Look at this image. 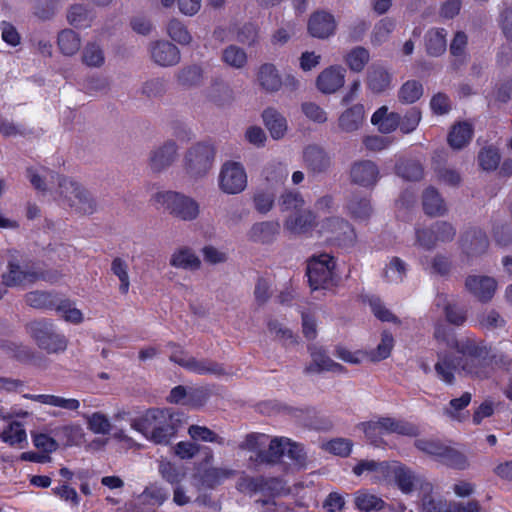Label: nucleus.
I'll return each mask as SVG.
<instances>
[{"mask_svg": "<svg viewBox=\"0 0 512 512\" xmlns=\"http://www.w3.org/2000/svg\"><path fill=\"white\" fill-rule=\"evenodd\" d=\"M57 45L63 55L72 56L79 51L81 38L75 31L64 29L58 34Z\"/></svg>", "mask_w": 512, "mask_h": 512, "instance_id": "nucleus-42", "label": "nucleus"}, {"mask_svg": "<svg viewBox=\"0 0 512 512\" xmlns=\"http://www.w3.org/2000/svg\"><path fill=\"white\" fill-rule=\"evenodd\" d=\"M336 262L329 254L313 256L307 265V276L313 290L334 285Z\"/></svg>", "mask_w": 512, "mask_h": 512, "instance_id": "nucleus-6", "label": "nucleus"}, {"mask_svg": "<svg viewBox=\"0 0 512 512\" xmlns=\"http://www.w3.org/2000/svg\"><path fill=\"white\" fill-rule=\"evenodd\" d=\"M94 19L92 10L82 4L72 5L67 13V21L76 28L89 27Z\"/></svg>", "mask_w": 512, "mask_h": 512, "instance_id": "nucleus-43", "label": "nucleus"}, {"mask_svg": "<svg viewBox=\"0 0 512 512\" xmlns=\"http://www.w3.org/2000/svg\"><path fill=\"white\" fill-rule=\"evenodd\" d=\"M466 289L479 301L488 302L495 294L497 283L488 276H468L465 281Z\"/></svg>", "mask_w": 512, "mask_h": 512, "instance_id": "nucleus-17", "label": "nucleus"}, {"mask_svg": "<svg viewBox=\"0 0 512 512\" xmlns=\"http://www.w3.org/2000/svg\"><path fill=\"white\" fill-rule=\"evenodd\" d=\"M447 32L443 28H431L425 34V47L430 56H440L447 48Z\"/></svg>", "mask_w": 512, "mask_h": 512, "instance_id": "nucleus-36", "label": "nucleus"}, {"mask_svg": "<svg viewBox=\"0 0 512 512\" xmlns=\"http://www.w3.org/2000/svg\"><path fill=\"white\" fill-rule=\"evenodd\" d=\"M392 75L380 65H372L367 71V87L375 94H380L391 87Z\"/></svg>", "mask_w": 512, "mask_h": 512, "instance_id": "nucleus-27", "label": "nucleus"}, {"mask_svg": "<svg viewBox=\"0 0 512 512\" xmlns=\"http://www.w3.org/2000/svg\"><path fill=\"white\" fill-rule=\"evenodd\" d=\"M185 369L190 372L204 375L211 374L215 376L228 375L224 367L212 360L208 359H197L195 357H189L188 362L185 363Z\"/></svg>", "mask_w": 512, "mask_h": 512, "instance_id": "nucleus-37", "label": "nucleus"}, {"mask_svg": "<svg viewBox=\"0 0 512 512\" xmlns=\"http://www.w3.org/2000/svg\"><path fill=\"white\" fill-rule=\"evenodd\" d=\"M423 95V86L419 81L408 80L398 91V99L403 104H412Z\"/></svg>", "mask_w": 512, "mask_h": 512, "instance_id": "nucleus-54", "label": "nucleus"}, {"mask_svg": "<svg viewBox=\"0 0 512 512\" xmlns=\"http://www.w3.org/2000/svg\"><path fill=\"white\" fill-rule=\"evenodd\" d=\"M290 439L287 437H274L270 440L267 450L259 451L257 461L265 464H277L285 455Z\"/></svg>", "mask_w": 512, "mask_h": 512, "instance_id": "nucleus-28", "label": "nucleus"}, {"mask_svg": "<svg viewBox=\"0 0 512 512\" xmlns=\"http://www.w3.org/2000/svg\"><path fill=\"white\" fill-rule=\"evenodd\" d=\"M395 28V21L391 18L381 19L375 26L371 35V42L374 45H381L386 42Z\"/></svg>", "mask_w": 512, "mask_h": 512, "instance_id": "nucleus-62", "label": "nucleus"}, {"mask_svg": "<svg viewBox=\"0 0 512 512\" xmlns=\"http://www.w3.org/2000/svg\"><path fill=\"white\" fill-rule=\"evenodd\" d=\"M316 216L308 209L290 213L283 222L284 230L295 236L308 233L315 226Z\"/></svg>", "mask_w": 512, "mask_h": 512, "instance_id": "nucleus-14", "label": "nucleus"}, {"mask_svg": "<svg viewBox=\"0 0 512 512\" xmlns=\"http://www.w3.org/2000/svg\"><path fill=\"white\" fill-rule=\"evenodd\" d=\"M154 203L170 215L183 221H193L200 214L199 203L176 191H159L152 197Z\"/></svg>", "mask_w": 512, "mask_h": 512, "instance_id": "nucleus-3", "label": "nucleus"}, {"mask_svg": "<svg viewBox=\"0 0 512 512\" xmlns=\"http://www.w3.org/2000/svg\"><path fill=\"white\" fill-rule=\"evenodd\" d=\"M455 235L456 229L452 224L438 221L428 228H417L415 231V244L423 249L432 250L438 243L451 242Z\"/></svg>", "mask_w": 512, "mask_h": 512, "instance_id": "nucleus-8", "label": "nucleus"}, {"mask_svg": "<svg viewBox=\"0 0 512 512\" xmlns=\"http://www.w3.org/2000/svg\"><path fill=\"white\" fill-rule=\"evenodd\" d=\"M88 429L95 434L106 435L111 431L112 425L108 417L101 412H94L90 415H85Z\"/></svg>", "mask_w": 512, "mask_h": 512, "instance_id": "nucleus-60", "label": "nucleus"}, {"mask_svg": "<svg viewBox=\"0 0 512 512\" xmlns=\"http://www.w3.org/2000/svg\"><path fill=\"white\" fill-rule=\"evenodd\" d=\"M369 60V51L361 46L355 47L352 50H350L345 57V62L350 68V70L357 73L361 72L364 69Z\"/></svg>", "mask_w": 512, "mask_h": 512, "instance_id": "nucleus-55", "label": "nucleus"}, {"mask_svg": "<svg viewBox=\"0 0 512 512\" xmlns=\"http://www.w3.org/2000/svg\"><path fill=\"white\" fill-rule=\"evenodd\" d=\"M179 86L190 89L200 86L204 81V70L198 64H190L180 68L175 74Z\"/></svg>", "mask_w": 512, "mask_h": 512, "instance_id": "nucleus-32", "label": "nucleus"}, {"mask_svg": "<svg viewBox=\"0 0 512 512\" xmlns=\"http://www.w3.org/2000/svg\"><path fill=\"white\" fill-rule=\"evenodd\" d=\"M394 479L403 493H410L416 486H420L425 492H431L432 485L428 482H424L422 478L416 475L409 468L404 466H398L393 471Z\"/></svg>", "mask_w": 512, "mask_h": 512, "instance_id": "nucleus-20", "label": "nucleus"}, {"mask_svg": "<svg viewBox=\"0 0 512 512\" xmlns=\"http://www.w3.org/2000/svg\"><path fill=\"white\" fill-rule=\"evenodd\" d=\"M471 398V394L465 392L459 398L452 399L448 406L444 408V413L452 420L462 422L466 419V415L461 411L470 404Z\"/></svg>", "mask_w": 512, "mask_h": 512, "instance_id": "nucleus-52", "label": "nucleus"}, {"mask_svg": "<svg viewBox=\"0 0 512 512\" xmlns=\"http://www.w3.org/2000/svg\"><path fill=\"white\" fill-rule=\"evenodd\" d=\"M169 264L177 269L196 271L201 268V260L195 251L187 246L174 250L170 256Z\"/></svg>", "mask_w": 512, "mask_h": 512, "instance_id": "nucleus-24", "label": "nucleus"}, {"mask_svg": "<svg viewBox=\"0 0 512 512\" xmlns=\"http://www.w3.org/2000/svg\"><path fill=\"white\" fill-rule=\"evenodd\" d=\"M39 274L20 265L10 263L8 271L3 274V285L6 287L25 286L39 279Z\"/></svg>", "mask_w": 512, "mask_h": 512, "instance_id": "nucleus-22", "label": "nucleus"}, {"mask_svg": "<svg viewBox=\"0 0 512 512\" xmlns=\"http://www.w3.org/2000/svg\"><path fill=\"white\" fill-rule=\"evenodd\" d=\"M346 209L352 218L360 221L368 219L372 212L369 200L359 196H352L346 204Z\"/></svg>", "mask_w": 512, "mask_h": 512, "instance_id": "nucleus-48", "label": "nucleus"}, {"mask_svg": "<svg viewBox=\"0 0 512 512\" xmlns=\"http://www.w3.org/2000/svg\"><path fill=\"white\" fill-rule=\"evenodd\" d=\"M355 506L365 512L379 511L384 506V501L378 496L369 493L367 490H360L355 493Z\"/></svg>", "mask_w": 512, "mask_h": 512, "instance_id": "nucleus-51", "label": "nucleus"}, {"mask_svg": "<svg viewBox=\"0 0 512 512\" xmlns=\"http://www.w3.org/2000/svg\"><path fill=\"white\" fill-rule=\"evenodd\" d=\"M365 109L362 104H355L341 113L338 128L344 133H353L360 129L364 122Z\"/></svg>", "mask_w": 512, "mask_h": 512, "instance_id": "nucleus-23", "label": "nucleus"}, {"mask_svg": "<svg viewBox=\"0 0 512 512\" xmlns=\"http://www.w3.org/2000/svg\"><path fill=\"white\" fill-rule=\"evenodd\" d=\"M312 363L306 368L308 372H322L330 371L334 373H345L346 369L339 363L333 361L325 352L320 348L311 349Z\"/></svg>", "mask_w": 512, "mask_h": 512, "instance_id": "nucleus-29", "label": "nucleus"}, {"mask_svg": "<svg viewBox=\"0 0 512 512\" xmlns=\"http://www.w3.org/2000/svg\"><path fill=\"white\" fill-rule=\"evenodd\" d=\"M235 475L236 471L229 467H210L203 472L202 482L207 487L213 488Z\"/></svg>", "mask_w": 512, "mask_h": 512, "instance_id": "nucleus-45", "label": "nucleus"}, {"mask_svg": "<svg viewBox=\"0 0 512 512\" xmlns=\"http://www.w3.org/2000/svg\"><path fill=\"white\" fill-rule=\"evenodd\" d=\"M23 397L44 405L61 408L66 411H77L80 408V401L75 398H65L53 394H24Z\"/></svg>", "mask_w": 512, "mask_h": 512, "instance_id": "nucleus-31", "label": "nucleus"}, {"mask_svg": "<svg viewBox=\"0 0 512 512\" xmlns=\"http://www.w3.org/2000/svg\"><path fill=\"white\" fill-rule=\"evenodd\" d=\"M208 98L219 106L230 104L234 100V92L228 83L215 79L208 88Z\"/></svg>", "mask_w": 512, "mask_h": 512, "instance_id": "nucleus-39", "label": "nucleus"}, {"mask_svg": "<svg viewBox=\"0 0 512 512\" xmlns=\"http://www.w3.org/2000/svg\"><path fill=\"white\" fill-rule=\"evenodd\" d=\"M82 61L89 67H100L104 64L105 56L97 43H87L82 52Z\"/></svg>", "mask_w": 512, "mask_h": 512, "instance_id": "nucleus-63", "label": "nucleus"}, {"mask_svg": "<svg viewBox=\"0 0 512 512\" xmlns=\"http://www.w3.org/2000/svg\"><path fill=\"white\" fill-rule=\"evenodd\" d=\"M58 298L44 291L29 292L25 296L27 305L37 309H54Z\"/></svg>", "mask_w": 512, "mask_h": 512, "instance_id": "nucleus-57", "label": "nucleus"}, {"mask_svg": "<svg viewBox=\"0 0 512 512\" xmlns=\"http://www.w3.org/2000/svg\"><path fill=\"white\" fill-rule=\"evenodd\" d=\"M345 69L341 66H330L317 77V88L324 94H332L339 90L345 82Z\"/></svg>", "mask_w": 512, "mask_h": 512, "instance_id": "nucleus-18", "label": "nucleus"}, {"mask_svg": "<svg viewBox=\"0 0 512 512\" xmlns=\"http://www.w3.org/2000/svg\"><path fill=\"white\" fill-rule=\"evenodd\" d=\"M54 309L66 322L80 324L84 320L81 310L69 299H57Z\"/></svg>", "mask_w": 512, "mask_h": 512, "instance_id": "nucleus-47", "label": "nucleus"}, {"mask_svg": "<svg viewBox=\"0 0 512 512\" xmlns=\"http://www.w3.org/2000/svg\"><path fill=\"white\" fill-rule=\"evenodd\" d=\"M74 196V200L68 198L67 208L84 215H91L96 212L97 202L84 186H81L77 195Z\"/></svg>", "mask_w": 512, "mask_h": 512, "instance_id": "nucleus-34", "label": "nucleus"}, {"mask_svg": "<svg viewBox=\"0 0 512 512\" xmlns=\"http://www.w3.org/2000/svg\"><path fill=\"white\" fill-rule=\"evenodd\" d=\"M181 420L171 409L150 408L131 420V427L147 440L168 445L176 436Z\"/></svg>", "mask_w": 512, "mask_h": 512, "instance_id": "nucleus-2", "label": "nucleus"}, {"mask_svg": "<svg viewBox=\"0 0 512 512\" xmlns=\"http://www.w3.org/2000/svg\"><path fill=\"white\" fill-rule=\"evenodd\" d=\"M231 33L234 35L235 41L250 46L257 42L259 29L256 24L247 22L233 26Z\"/></svg>", "mask_w": 512, "mask_h": 512, "instance_id": "nucleus-46", "label": "nucleus"}, {"mask_svg": "<svg viewBox=\"0 0 512 512\" xmlns=\"http://www.w3.org/2000/svg\"><path fill=\"white\" fill-rule=\"evenodd\" d=\"M351 181L362 187L374 186L380 178L378 166L371 160H360L350 168Z\"/></svg>", "mask_w": 512, "mask_h": 512, "instance_id": "nucleus-11", "label": "nucleus"}, {"mask_svg": "<svg viewBox=\"0 0 512 512\" xmlns=\"http://www.w3.org/2000/svg\"><path fill=\"white\" fill-rule=\"evenodd\" d=\"M178 158V146L175 141L168 140L155 147L149 153L148 168L153 174L166 171Z\"/></svg>", "mask_w": 512, "mask_h": 512, "instance_id": "nucleus-10", "label": "nucleus"}, {"mask_svg": "<svg viewBox=\"0 0 512 512\" xmlns=\"http://www.w3.org/2000/svg\"><path fill=\"white\" fill-rule=\"evenodd\" d=\"M0 439L10 446L22 448L27 443L26 430L20 422L10 421L0 432Z\"/></svg>", "mask_w": 512, "mask_h": 512, "instance_id": "nucleus-40", "label": "nucleus"}, {"mask_svg": "<svg viewBox=\"0 0 512 512\" xmlns=\"http://www.w3.org/2000/svg\"><path fill=\"white\" fill-rule=\"evenodd\" d=\"M394 345L393 336L388 332H383L381 342L375 350L370 351L367 355L373 362H378L388 358Z\"/></svg>", "mask_w": 512, "mask_h": 512, "instance_id": "nucleus-64", "label": "nucleus"}, {"mask_svg": "<svg viewBox=\"0 0 512 512\" xmlns=\"http://www.w3.org/2000/svg\"><path fill=\"white\" fill-rule=\"evenodd\" d=\"M434 370L437 378L447 385L455 384L456 374L462 373L458 364V357L448 351L437 352Z\"/></svg>", "mask_w": 512, "mask_h": 512, "instance_id": "nucleus-12", "label": "nucleus"}, {"mask_svg": "<svg viewBox=\"0 0 512 512\" xmlns=\"http://www.w3.org/2000/svg\"><path fill=\"white\" fill-rule=\"evenodd\" d=\"M440 462L458 470H465L469 467L467 456L463 452L449 446L445 447V452L442 454Z\"/></svg>", "mask_w": 512, "mask_h": 512, "instance_id": "nucleus-56", "label": "nucleus"}, {"mask_svg": "<svg viewBox=\"0 0 512 512\" xmlns=\"http://www.w3.org/2000/svg\"><path fill=\"white\" fill-rule=\"evenodd\" d=\"M167 34L173 41L181 45H189L192 42V36L187 27L180 20L175 18L168 22Z\"/></svg>", "mask_w": 512, "mask_h": 512, "instance_id": "nucleus-59", "label": "nucleus"}, {"mask_svg": "<svg viewBox=\"0 0 512 512\" xmlns=\"http://www.w3.org/2000/svg\"><path fill=\"white\" fill-rule=\"evenodd\" d=\"M27 331L39 348L48 353L63 352L67 348L68 340L59 333L54 324L48 320H36L27 325Z\"/></svg>", "mask_w": 512, "mask_h": 512, "instance_id": "nucleus-4", "label": "nucleus"}, {"mask_svg": "<svg viewBox=\"0 0 512 512\" xmlns=\"http://www.w3.org/2000/svg\"><path fill=\"white\" fill-rule=\"evenodd\" d=\"M149 50L153 62L161 67L175 66L181 60L179 49L169 41H155Z\"/></svg>", "mask_w": 512, "mask_h": 512, "instance_id": "nucleus-13", "label": "nucleus"}, {"mask_svg": "<svg viewBox=\"0 0 512 512\" xmlns=\"http://www.w3.org/2000/svg\"><path fill=\"white\" fill-rule=\"evenodd\" d=\"M214 157L215 151L212 145L197 143L186 152L184 157V169L192 178H203L211 170Z\"/></svg>", "mask_w": 512, "mask_h": 512, "instance_id": "nucleus-5", "label": "nucleus"}, {"mask_svg": "<svg viewBox=\"0 0 512 512\" xmlns=\"http://www.w3.org/2000/svg\"><path fill=\"white\" fill-rule=\"evenodd\" d=\"M188 435L194 441L216 443L225 445V439L206 426L191 425L188 428Z\"/></svg>", "mask_w": 512, "mask_h": 512, "instance_id": "nucleus-53", "label": "nucleus"}, {"mask_svg": "<svg viewBox=\"0 0 512 512\" xmlns=\"http://www.w3.org/2000/svg\"><path fill=\"white\" fill-rule=\"evenodd\" d=\"M400 120V114L395 112L388 113L386 106L377 109L371 117V123L377 126L382 133H391L396 130L400 124Z\"/></svg>", "mask_w": 512, "mask_h": 512, "instance_id": "nucleus-35", "label": "nucleus"}, {"mask_svg": "<svg viewBox=\"0 0 512 512\" xmlns=\"http://www.w3.org/2000/svg\"><path fill=\"white\" fill-rule=\"evenodd\" d=\"M380 425L385 434H398L403 436H417L418 428L405 420H399L392 417L380 418Z\"/></svg>", "mask_w": 512, "mask_h": 512, "instance_id": "nucleus-38", "label": "nucleus"}, {"mask_svg": "<svg viewBox=\"0 0 512 512\" xmlns=\"http://www.w3.org/2000/svg\"><path fill=\"white\" fill-rule=\"evenodd\" d=\"M51 179H55L57 182V187L55 189L56 201L61 206L67 208L68 198L74 200V195H77L82 185L69 177L58 174L54 175L51 173Z\"/></svg>", "mask_w": 512, "mask_h": 512, "instance_id": "nucleus-25", "label": "nucleus"}, {"mask_svg": "<svg viewBox=\"0 0 512 512\" xmlns=\"http://www.w3.org/2000/svg\"><path fill=\"white\" fill-rule=\"evenodd\" d=\"M455 351L459 354L462 373L478 379L490 377L495 366L508 363L503 355L492 354L491 348L474 336L460 337V341L455 342Z\"/></svg>", "mask_w": 512, "mask_h": 512, "instance_id": "nucleus-1", "label": "nucleus"}, {"mask_svg": "<svg viewBox=\"0 0 512 512\" xmlns=\"http://www.w3.org/2000/svg\"><path fill=\"white\" fill-rule=\"evenodd\" d=\"M55 431L57 435L62 436L66 446L80 445L84 441V431L80 425H63Z\"/></svg>", "mask_w": 512, "mask_h": 512, "instance_id": "nucleus-58", "label": "nucleus"}, {"mask_svg": "<svg viewBox=\"0 0 512 512\" xmlns=\"http://www.w3.org/2000/svg\"><path fill=\"white\" fill-rule=\"evenodd\" d=\"M221 60L233 69H242L248 62V56L244 49L231 44L222 50Z\"/></svg>", "mask_w": 512, "mask_h": 512, "instance_id": "nucleus-44", "label": "nucleus"}, {"mask_svg": "<svg viewBox=\"0 0 512 512\" xmlns=\"http://www.w3.org/2000/svg\"><path fill=\"white\" fill-rule=\"evenodd\" d=\"M423 209L430 216H441L447 211L445 201L435 188L429 187L424 191Z\"/></svg>", "mask_w": 512, "mask_h": 512, "instance_id": "nucleus-41", "label": "nucleus"}, {"mask_svg": "<svg viewBox=\"0 0 512 512\" xmlns=\"http://www.w3.org/2000/svg\"><path fill=\"white\" fill-rule=\"evenodd\" d=\"M303 162L312 174L326 172L331 166V157L318 145H308L303 150Z\"/></svg>", "mask_w": 512, "mask_h": 512, "instance_id": "nucleus-15", "label": "nucleus"}, {"mask_svg": "<svg viewBox=\"0 0 512 512\" xmlns=\"http://www.w3.org/2000/svg\"><path fill=\"white\" fill-rule=\"evenodd\" d=\"M111 272L115 275L120 284L119 291L122 295H126L130 289L129 266L121 257H115L111 262Z\"/></svg>", "mask_w": 512, "mask_h": 512, "instance_id": "nucleus-50", "label": "nucleus"}, {"mask_svg": "<svg viewBox=\"0 0 512 512\" xmlns=\"http://www.w3.org/2000/svg\"><path fill=\"white\" fill-rule=\"evenodd\" d=\"M473 126L467 121L455 123L447 137L449 146L454 150H461L469 144L473 136Z\"/></svg>", "mask_w": 512, "mask_h": 512, "instance_id": "nucleus-30", "label": "nucleus"}, {"mask_svg": "<svg viewBox=\"0 0 512 512\" xmlns=\"http://www.w3.org/2000/svg\"><path fill=\"white\" fill-rule=\"evenodd\" d=\"M257 81L266 92H276L282 86L281 76L276 67L271 63H265L259 67Z\"/></svg>", "mask_w": 512, "mask_h": 512, "instance_id": "nucleus-33", "label": "nucleus"}, {"mask_svg": "<svg viewBox=\"0 0 512 512\" xmlns=\"http://www.w3.org/2000/svg\"><path fill=\"white\" fill-rule=\"evenodd\" d=\"M337 23L334 16L325 11L315 12L308 21V31L311 36L326 39L334 35Z\"/></svg>", "mask_w": 512, "mask_h": 512, "instance_id": "nucleus-16", "label": "nucleus"}, {"mask_svg": "<svg viewBox=\"0 0 512 512\" xmlns=\"http://www.w3.org/2000/svg\"><path fill=\"white\" fill-rule=\"evenodd\" d=\"M488 245V238L480 229H469L461 237L462 250L469 256L483 254L487 250Z\"/></svg>", "mask_w": 512, "mask_h": 512, "instance_id": "nucleus-21", "label": "nucleus"}, {"mask_svg": "<svg viewBox=\"0 0 512 512\" xmlns=\"http://www.w3.org/2000/svg\"><path fill=\"white\" fill-rule=\"evenodd\" d=\"M319 232L326 236L327 240L342 246L352 245L356 238L352 226L339 217H330L322 221Z\"/></svg>", "mask_w": 512, "mask_h": 512, "instance_id": "nucleus-9", "label": "nucleus"}, {"mask_svg": "<svg viewBox=\"0 0 512 512\" xmlns=\"http://www.w3.org/2000/svg\"><path fill=\"white\" fill-rule=\"evenodd\" d=\"M407 264L399 257H392L384 269V278L389 283H401L407 274Z\"/></svg>", "mask_w": 512, "mask_h": 512, "instance_id": "nucleus-49", "label": "nucleus"}, {"mask_svg": "<svg viewBox=\"0 0 512 512\" xmlns=\"http://www.w3.org/2000/svg\"><path fill=\"white\" fill-rule=\"evenodd\" d=\"M264 125L274 140L282 139L288 130L286 118L275 108H266L262 113Z\"/></svg>", "mask_w": 512, "mask_h": 512, "instance_id": "nucleus-26", "label": "nucleus"}, {"mask_svg": "<svg viewBox=\"0 0 512 512\" xmlns=\"http://www.w3.org/2000/svg\"><path fill=\"white\" fill-rule=\"evenodd\" d=\"M305 201L299 192L287 191L279 199L282 212H297L304 209Z\"/></svg>", "mask_w": 512, "mask_h": 512, "instance_id": "nucleus-61", "label": "nucleus"}, {"mask_svg": "<svg viewBox=\"0 0 512 512\" xmlns=\"http://www.w3.org/2000/svg\"><path fill=\"white\" fill-rule=\"evenodd\" d=\"M217 181L224 194L236 195L246 189L248 177L243 164L228 160L221 165Z\"/></svg>", "mask_w": 512, "mask_h": 512, "instance_id": "nucleus-7", "label": "nucleus"}, {"mask_svg": "<svg viewBox=\"0 0 512 512\" xmlns=\"http://www.w3.org/2000/svg\"><path fill=\"white\" fill-rule=\"evenodd\" d=\"M280 233L278 221H261L254 223L247 232V239L253 243L271 244Z\"/></svg>", "mask_w": 512, "mask_h": 512, "instance_id": "nucleus-19", "label": "nucleus"}]
</instances>
